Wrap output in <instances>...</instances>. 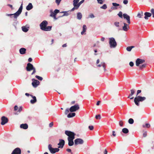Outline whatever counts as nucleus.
<instances>
[{"label": "nucleus", "mask_w": 154, "mask_h": 154, "mask_svg": "<svg viewBox=\"0 0 154 154\" xmlns=\"http://www.w3.org/2000/svg\"><path fill=\"white\" fill-rule=\"evenodd\" d=\"M48 24V22L46 20L43 21L40 24L41 29L44 31H50L51 30L52 26H47Z\"/></svg>", "instance_id": "1"}, {"label": "nucleus", "mask_w": 154, "mask_h": 154, "mask_svg": "<svg viewBox=\"0 0 154 154\" xmlns=\"http://www.w3.org/2000/svg\"><path fill=\"white\" fill-rule=\"evenodd\" d=\"M23 2H22V3L20 6L18 10L15 13L13 14H6V15L8 16H10L11 17H11L12 16H13V17L15 19H17V17L20 15L21 14L22 9H23Z\"/></svg>", "instance_id": "2"}, {"label": "nucleus", "mask_w": 154, "mask_h": 154, "mask_svg": "<svg viewBox=\"0 0 154 154\" xmlns=\"http://www.w3.org/2000/svg\"><path fill=\"white\" fill-rule=\"evenodd\" d=\"M146 99V98L144 97H141L140 96H136L134 98V101L135 104L137 106H139V102H142Z\"/></svg>", "instance_id": "3"}, {"label": "nucleus", "mask_w": 154, "mask_h": 154, "mask_svg": "<svg viewBox=\"0 0 154 154\" xmlns=\"http://www.w3.org/2000/svg\"><path fill=\"white\" fill-rule=\"evenodd\" d=\"M109 44L110 48H115L117 45V43L113 37L109 38Z\"/></svg>", "instance_id": "4"}, {"label": "nucleus", "mask_w": 154, "mask_h": 154, "mask_svg": "<svg viewBox=\"0 0 154 154\" xmlns=\"http://www.w3.org/2000/svg\"><path fill=\"white\" fill-rule=\"evenodd\" d=\"M65 133L68 137V138L75 139L76 134L74 132L69 131H66Z\"/></svg>", "instance_id": "5"}, {"label": "nucleus", "mask_w": 154, "mask_h": 154, "mask_svg": "<svg viewBox=\"0 0 154 154\" xmlns=\"http://www.w3.org/2000/svg\"><path fill=\"white\" fill-rule=\"evenodd\" d=\"M48 149L51 153L52 154L58 152L60 150L58 147L57 148H53L52 147V145L51 144H49L48 145Z\"/></svg>", "instance_id": "6"}, {"label": "nucleus", "mask_w": 154, "mask_h": 154, "mask_svg": "<svg viewBox=\"0 0 154 154\" xmlns=\"http://www.w3.org/2000/svg\"><path fill=\"white\" fill-rule=\"evenodd\" d=\"M79 109V106L78 104H76L72 106L69 108V111L71 112H74L78 110Z\"/></svg>", "instance_id": "7"}, {"label": "nucleus", "mask_w": 154, "mask_h": 154, "mask_svg": "<svg viewBox=\"0 0 154 154\" xmlns=\"http://www.w3.org/2000/svg\"><path fill=\"white\" fill-rule=\"evenodd\" d=\"M84 143L83 140L81 138H77L74 140V143L75 145L82 144Z\"/></svg>", "instance_id": "8"}, {"label": "nucleus", "mask_w": 154, "mask_h": 154, "mask_svg": "<svg viewBox=\"0 0 154 154\" xmlns=\"http://www.w3.org/2000/svg\"><path fill=\"white\" fill-rule=\"evenodd\" d=\"M32 85L34 88H36L39 85L40 82L39 81L34 79H32Z\"/></svg>", "instance_id": "9"}, {"label": "nucleus", "mask_w": 154, "mask_h": 154, "mask_svg": "<svg viewBox=\"0 0 154 154\" xmlns=\"http://www.w3.org/2000/svg\"><path fill=\"white\" fill-rule=\"evenodd\" d=\"M1 124L2 125H4L7 123L8 122V119L5 116H3L1 117Z\"/></svg>", "instance_id": "10"}, {"label": "nucleus", "mask_w": 154, "mask_h": 154, "mask_svg": "<svg viewBox=\"0 0 154 154\" xmlns=\"http://www.w3.org/2000/svg\"><path fill=\"white\" fill-rule=\"evenodd\" d=\"M145 60H144L137 58L136 61V64L137 66H139L140 64L144 63Z\"/></svg>", "instance_id": "11"}, {"label": "nucleus", "mask_w": 154, "mask_h": 154, "mask_svg": "<svg viewBox=\"0 0 154 154\" xmlns=\"http://www.w3.org/2000/svg\"><path fill=\"white\" fill-rule=\"evenodd\" d=\"M33 65L30 63L27 64V66L26 67V70L28 71H30L33 69L34 68Z\"/></svg>", "instance_id": "12"}, {"label": "nucleus", "mask_w": 154, "mask_h": 154, "mask_svg": "<svg viewBox=\"0 0 154 154\" xmlns=\"http://www.w3.org/2000/svg\"><path fill=\"white\" fill-rule=\"evenodd\" d=\"M65 144V141L63 140L60 139L59 142L57 145L59 146L58 147L59 148H62Z\"/></svg>", "instance_id": "13"}, {"label": "nucleus", "mask_w": 154, "mask_h": 154, "mask_svg": "<svg viewBox=\"0 0 154 154\" xmlns=\"http://www.w3.org/2000/svg\"><path fill=\"white\" fill-rule=\"evenodd\" d=\"M21 150L18 147L16 148L13 151L11 154H21Z\"/></svg>", "instance_id": "14"}, {"label": "nucleus", "mask_w": 154, "mask_h": 154, "mask_svg": "<svg viewBox=\"0 0 154 154\" xmlns=\"http://www.w3.org/2000/svg\"><path fill=\"white\" fill-rule=\"evenodd\" d=\"M123 17L124 19H126L127 20V22L130 24L131 23L130 21V17L128 14H124L123 15Z\"/></svg>", "instance_id": "15"}, {"label": "nucleus", "mask_w": 154, "mask_h": 154, "mask_svg": "<svg viewBox=\"0 0 154 154\" xmlns=\"http://www.w3.org/2000/svg\"><path fill=\"white\" fill-rule=\"evenodd\" d=\"M144 15H145L144 19L146 20H147L148 19V17L151 16L152 14L150 13L146 12L144 13Z\"/></svg>", "instance_id": "16"}, {"label": "nucleus", "mask_w": 154, "mask_h": 154, "mask_svg": "<svg viewBox=\"0 0 154 154\" xmlns=\"http://www.w3.org/2000/svg\"><path fill=\"white\" fill-rule=\"evenodd\" d=\"M74 139H70L67 138V140L68 141V145L69 146H71L73 145L74 144V142L73 140Z\"/></svg>", "instance_id": "17"}, {"label": "nucleus", "mask_w": 154, "mask_h": 154, "mask_svg": "<svg viewBox=\"0 0 154 154\" xmlns=\"http://www.w3.org/2000/svg\"><path fill=\"white\" fill-rule=\"evenodd\" d=\"M102 66H103V68L104 71L105 72L106 69V66L105 63L101 62L100 64H99L97 65V66L99 67H100Z\"/></svg>", "instance_id": "18"}, {"label": "nucleus", "mask_w": 154, "mask_h": 154, "mask_svg": "<svg viewBox=\"0 0 154 154\" xmlns=\"http://www.w3.org/2000/svg\"><path fill=\"white\" fill-rule=\"evenodd\" d=\"M26 49L24 48H21L19 50V52L21 54H24L26 53Z\"/></svg>", "instance_id": "19"}, {"label": "nucleus", "mask_w": 154, "mask_h": 154, "mask_svg": "<svg viewBox=\"0 0 154 154\" xmlns=\"http://www.w3.org/2000/svg\"><path fill=\"white\" fill-rule=\"evenodd\" d=\"M30 96L33 98V99L30 100V103L32 104H34L37 101L36 97L35 96H33L32 95H30Z\"/></svg>", "instance_id": "20"}, {"label": "nucleus", "mask_w": 154, "mask_h": 154, "mask_svg": "<svg viewBox=\"0 0 154 154\" xmlns=\"http://www.w3.org/2000/svg\"><path fill=\"white\" fill-rule=\"evenodd\" d=\"M33 6L31 3H29L28 5L26 7V9L28 11H29L32 9L33 8Z\"/></svg>", "instance_id": "21"}, {"label": "nucleus", "mask_w": 154, "mask_h": 154, "mask_svg": "<svg viewBox=\"0 0 154 154\" xmlns=\"http://www.w3.org/2000/svg\"><path fill=\"white\" fill-rule=\"evenodd\" d=\"M20 127L21 128L26 129L28 128V125L27 124H22L20 125Z\"/></svg>", "instance_id": "22"}, {"label": "nucleus", "mask_w": 154, "mask_h": 154, "mask_svg": "<svg viewBox=\"0 0 154 154\" xmlns=\"http://www.w3.org/2000/svg\"><path fill=\"white\" fill-rule=\"evenodd\" d=\"M124 26L122 27V29L124 31H126L128 29V25L125 23H124Z\"/></svg>", "instance_id": "23"}, {"label": "nucleus", "mask_w": 154, "mask_h": 154, "mask_svg": "<svg viewBox=\"0 0 154 154\" xmlns=\"http://www.w3.org/2000/svg\"><path fill=\"white\" fill-rule=\"evenodd\" d=\"M22 29L24 32H27L29 30V27H26V26H23L22 27Z\"/></svg>", "instance_id": "24"}, {"label": "nucleus", "mask_w": 154, "mask_h": 154, "mask_svg": "<svg viewBox=\"0 0 154 154\" xmlns=\"http://www.w3.org/2000/svg\"><path fill=\"white\" fill-rule=\"evenodd\" d=\"M82 17V14L80 12L77 14V18L78 20H81Z\"/></svg>", "instance_id": "25"}, {"label": "nucleus", "mask_w": 154, "mask_h": 154, "mask_svg": "<svg viewBox=\"0 0 154 154\" xmlns=\"http://www.w3.org/2000/svg\"><path fill=\"white\" fill-rule=\"evenodd\" d=\"M75 115V113L74 112L70 113L67 116L68 118H70L74 116Z\"/></svg>", "instance_id": "26"}, {"label": "nucleus", "mask_w": 154, "mask_h": 154, "mask_svg": "<svg viewBox=\"0 0 154 154\" xmlns=\"http://www.w3.org/2000/svg\"><path fill=\"white\" fill-rule=\"evenodd\" d=\"M60 13H63L64 14L62 16H61V17H63L64 16H67L69 15V14L68 13L67 11H62L60 12Z\"/></svg>", "instance_id": "27"}, {"label": "nucleus", "mask_w": 154, "mask_h": 154, "mask_svg": "<svg viewBox=\"0 0 154 154\" xmlns=\"http://www.w3.org/2000/svg\"><path fill=\"white\" fill-rule=\"evenodd\" d=\"M112 5L115 8H116V9H118L117 7L120 6V5L119 4H117L116 3H112Z\"/></svg>", "instance_id": "28"}, {"label": "nucleus", "mask_w": 154, "mask_h": 154, "mask_svg": "<svg viewBox=\"0 0 154 154\" xmlns=\"http://www.w3.org/2000/svg\"><path fill=\"white\" fill-rule=\"evenodd\" d=\"M143 16V12L142 11H140V12H139L137 15V17L138 18H142Z\"/></svg>", "instance_id": "29"}, {"label": "nucleus", "mask_w": 154, "mask_h": 154, "mask_svg": "<svg viewBox=\"0 0 154 154\" xmlns=\"http://www.w3.org/2000/svg\"><path fill=\"white\" fill-rule=\"evenodd\" d=\"M122 132L125 134H127L129 132V131L127 128H125L122 129Z\"/></svg>", "instance_id": "30"}, {"label": "nucleus", "mask_w": 154, "mask_h": 154, "mask_svg": "<svg viewBox=\"0 0 154 154\" xmlns=\"http://www.w3.org/2000/svg\"><path fill=\"white\" fill-rule=\"evenodd\" d=\"M131 93L130 94L129 96L128 97V98H130V97H131V96H132L135 93L134 91V89H132L131 90Z\"/></svg>", "instance_id": "31"}, {"label": "nucleus", "mask_w": 154, "mask_h": 154, "mask_svg": "<svg viewBox=\"0 0 154 154\" xmlns=\"http://www.w3.org/2000/svg\"><path fill=\"white\" fill-rule=\"evenodd\" d=\"M134 47V46H129L127 48L126 50L128 51H130L132 48Z\"/></svg>", "instance_id": "32"}, {"label": "nucleus", "mask_w": 154, "mask_h": 154, "mask_svg": "<svg viewBox=\"0 0 154 154\" xmlns=\"http://www.w3.org/2000/svg\"><path fill=\"white\" fill-rule=\"evenodd\" d=\"M128 122L129 124H132L134 122V120L132 118H130L128 120Z\"/></svg>", "instance_id": "33"}, {"label": "nucleus", "mask_w": 154, "mask_h": 154, "mask_svg": "<svg viewBox=\"0 0 154 154\" xmlns=\"http://www.w3.org/2000/svg\"><path fill=\"white\" fill-rule=\"evenodd\" d=\"M146 64H143L142 65L139 66V67L140 69H142L143 68H145L146 67Z\"/></svg>", "instance_id": "34"}, {"label": "nucleus", "mask_w": 154, "mask_h": 154, "mask_svg": "<svg viewBox=\"0 0 154 154\" xmlns=\"http://www.w3.org/2000/svg\"><path fill=\"white\" fill-rule=\"evenodd\" d=\"M100 8L103 9H106L107 8V6L106 4H104L102 6L100 7Z\"/></svg>", "instance_id": "35"}, {"label": "nucleus", "mask_w": 154, "mask_h": 154, "mask_svg": "<svg viewBox=\"0 0 154 154\" xmlns=\"http://www.w3.org/2000/svg\"><path fill=\"white\" fill-rule=\"evenodd\" d=\"M104 0H97V3L100 4H103Z\"/></svg>", "instance_id": "36"}, {"label": "nucleus", "mask_w": 154, "mask_h": 154, "mask_svg": "<svg viewBox=\"0 0 154 154\" xmlns=\"http://www.w3.org/2000/svg\"><path fill=\"white\" fill-rule=\"evenodd\" d=\"M35 77L38 80L40 81H42L43 79V78L42 77L38 75H36Z\"/></svg>", "instance_id": "37"}, {"label": "nucleus", "mask_w": 154, "mask_h": 154, "mask_svg": "<svg viewBox=\"0 0 154 154\" xmlns=\"http://www.w3.org/2000/svg\"><path fill=\"white\" fill-rule=\"evenodd\" d=\"M143 128L146 127L147 128H149L150 127V125L148 123H146L145 125H143Z\"/></svg>", "instance_id": "38"}, {"label": "nucleus", "mask_w": 154, "mask_h": 154, "mask_svg": "<svg viewBox=\"0 0 154 154\" xmlns=\"http://www.w3.org/2000/svg\"><path fill=\"white\" fill-rule=\"evenodd\" d=\"M79 0H73V5H75V4L78 3Z\"/></svg>", "instance_id": "39"}, {"label": "nucleus", "mask_w": 154, "mask_h": 154, "mask_svg": "<svg viewBox=\"0 0 154 154\" xmlns=\"http://www.w3.org/2000/svg\"><path fill=\"white\" fill-rule=\"evenodd\" d=\"M118 15L121 18H122V13L121 11H120L118 14Z\"/></svg>", "instance_id": "40"}, {"label": "nucleus", "mask_w": 154, "mask_h": 154, "mask_svg": "<svg viewBox=\"0 0 154 154\" xmlns=\"http://www.w3.org/2000/svg\"><path fill=\"white\" fill-rule=\"evenodd\" d=\"M81 5L80 4H79V3H78L75 4V5H73L74 7H76V9H78L79 7Z\"/></svg>", "instance_id": "41"}, {"label": "nucleus", "mask_w": 154, "mask_h": 154, "mask_svg": "<svg viewBox=\"0 0 154 154\" xmlns=\"http://www.w3.org/2000/svg\"><path fill=\"white\" fill-rule=\"evenodd\" d=\"M62 0H55V2L57 5H59Z\"/></svg>", "instance_id": "42"}, {"label": "nucleus", "mask_w": 154, "mask_h": 154, "mask_svg": "<svg viewBox=\"0 0 154 154\" xmlns=\"http://www.w3.org/2000/svg\"><path fill=\"white\" fill-rule=\"evenodd\" d=\"M60 11L58 9H55L54 10V15H56L57 14L59 13Z\"/></svg>", "instance_id": "43"}, {"label": "nucleus", "mask_w": 154, "mask_h": 154, "mask_svg": "<svg viewBox=\"0 0 154 154\" xmlns=\"http://www.w3.org/2000/svg\"><path fill=\"white\" fill-rule=\"evenodd\" d=\"M86 29L87 27L85 25H84L83 26V31L86 32Z\"/></svg>", "instance_id": "44"}, {"label": "nucleus", "mask_w": 154, "mask_h": 154, "mask_svg": "<svg viewBox=\"0 0 154 154\" xmlns=\"http://www.w3.org/2000/svg\"><path fill=\"white\" fill-rule=\"evenodd\" d=\"M95 118L97 119H101V116L99 114L98 115H97L95 116Z\"/></svg>", "instance_id": "45"}, {"label": "nucleus", "mask_w": 154, "mask_h": 154, "mask_svg": "<svg viewBox=\"0 0 154 154\" xmlns=\"http://www.w3.org/2000/svg\"><path fill=\"white\" fill-rule=\"evenodd\" d=\"M69 109L68 108H67L65 110V115H67L68 113L69 112Z\"/></svg>", "instance_id": "46"}, {"label": "nucleus", "mask_w": 154, "mask_h": 154, "mask_svg": "<svg viewBox=\"0 0 154 154\" xmlns=\"http://www.w3.org/2000/svg\"><path fill=\"white\" fill-rule=\"evenodd\" d=\"M114 25L115 26L117 27L119 26V22H115L114 23Z\"/></svg>", "instance_id": "47"}, {"label": "nucleus", "mask_w": 154, "mask_h": 154, "mask_svg": "<svg viewBox=\"0 0 154 154\" xmlns=\"http://www.w3.org/2000/svg\"><path fill=\"white\" fill-rule=\"evenodd\" d=\"M88 128L90 130H92L94 129V127L92 125L89 126Z\"/></svg>", "instance_id": "48"}, {"label": "nucleus", "mask_w": 154, "mask_h": 154, "mask_svg": "<svg viewBox=\"0 0 154 154\" xmlns=\"http://www.w3.org/2000/svg\"><path fill=\"white\" fill-rule=\"evenodd\" d=\"M119 125L121 126L122 127L123 126V122L122 121H120L119 122Z\"/></svg>", "instance_id": "49"}, {"label": "nucleus", "mask_w": 154, "mask_h": 154, "mask_svg": "<svg viewBox=\"0 0 154 154\" xmlns=\"http://www.w3.org/2000/svg\"><path fill=\"white\" fill-rule=\"evenodd\" d=\"M128 0H123V3L125 5H126L128 3Z\"/></svg>", "instance_id": "50"}, {"label": "nucleus", "mask_w": 154, "mask_h": 154, "mask_svg": "<svg viewBox=\"0 0 154 154\" xmlns=\"http://www.w3.org/2000/svg\"><path fill=\"white\" fill-rule=\"evenodd\" d=\"M54 12H51V14H50V17H53V16H54Z\"/></svg>", "instance_id": "51"}, {"label": "nucleus", "mask_w": 154, "mask_h": 154, "mask_svg": "<svg viewBox=\"0 0 154 154\" xmlns=\"http://www.w3.org/2000/svg\"><path fill=\"white\" fill-rule=\"evenodd\" d=\"M32 70H33V71L32 72V73H31L32 75L34 74L36 72V70H35V67H34V68H33V69Z\"/></svg>", "instance_id": "52"}, {"label": "nucleus", "mask_w": 154, "mask_h": 154, "mask_svg": "<svg viewBox=\"0 0 154 154\" xmlns=\"http://www.w3.org/2000/svg\"><path fill=\"white\" fill-rule=\"evenodd\" d=\"M129 65L131 66L132 67L134 65V63L133 62L131 61L129 63Z\"/></svg>", "instance_id": "53"}, {"label": "nucleus", "mask_w": 154, "mask_h": 154, "mask_svg": "<svg viewBox=\"0 0 154 154\" xmlns=\"http://www.w3.org/2000/svg\"><path fill=\"white\" fill-rule=\"evenodd\" d=\"M89 17L91 18H94L95 17L94 16L93 14H90L89 15Z\"/></svg>", "instance_id": "54"}, {"label": "nucleus", "mask_w": 154, "mask_h": 154, "mask_svg": "<svg viewBox=\"0 0 154 154\" xmlns=\"http://www.w3.org/2000/svg\"><path fill=\"white\" fill-rule=\"evenodd\" d=\"M22 110V107L21 106H20L19 108L18 109V112L20 113Z\"/></svg>", "instance_id": "55"}, {"label": "nucleus", "mask_w": 154, "mask_h": 154, "mask_svg": "<svg viewBox=\"0 0 154 154\" xmlns=\"http://www.w3.org/2000/svg\"><path fill=\"white\" fill-rule=\"evenodd\" d=\"M141 90H138L137 91L136 96H138V94L141 92Z\"/></svg>", "instance_id": "56"}, {"label": "nucleus", "mask_w": 154, "mask_h": 154, "mask_svg": "<svg viewBox=\"0 0 154 154\" xmlns=\"http://www.w3.org/2000/svg\"><path fill=\"white\" fill-rule=\"evenodd\" d=\"M66 151L69 153H72L71 150L70 149H66Z\"/></svg>", "instance_id": "57"}, {"label": "nucleus", "mask_w": 154, "mask_h": 154, "mask_svg": "<svg viewBox=\"0 0 154 154\" xmlns=\"http://www.w3.org/2000/svg\"><path fill=\"white\" fill-rule=\"evenodd\" d=\"M53 125V122L50 123L49 124V127L50 128L52 127Z\"/></svg>", "instance_id": "58"}, {"label": "nucleus", "mask_w": 154, "mask_h": 154, "mask_svg": "<svg viewBox=\"0 0 154 154\" xmlns=\"http://www.w3.org/2000/svg\"><path fill=\"white\" fill-rule=\"evenodd\" d=\"M18 109V106L17 105L15 106L14 107V110L15 111H16V110H17Z\"/></svg>", "instance_id": "59"}, {"label": "nucleus", "mask_w": 154, "mask_h": 154, "mask_svg": "<svg viewBox=\"0 0 154 154\" xmlns=\"http://www.w3.org/2000/svg\"><path fill=\"white\" fill-rule=\"evenodd\" d=\"M108 152L107 151L106 149H105L103 152V154H107Z\"/></svg>", "instance_id": "60"}, {"label": "nucleus", "mask_w": 154, "mask_h": 154, "mask_svg": "<svg viewBox=\"0 0 154 154\" xmlns=\"http://www.w3.org/2000/svg\"><path fill=\"white\" fill-rule=\"evenodd\" d=\"M112 135L114 136V137H115L116 136V134L115 133V131H112Z\"/></svg>", "instance_id": "61"}, {"label": "nucleus", "mask_w": 154, "mask_h": 154, "mask_svg": "<svg viewBox=\"0 0 154 154\" xmlns=\"http://www.w3.org/2000/svg\"><path fill=\"white\" fill-rule=\"evenodd\" d=\"M151 14H154V9L153 8H152L151 9Z\"/></svg>", "instance_id": "62"}, {"label": "nucleus", "mask_w": 154, "mask_h": 154, "mask_svg": "<svg viewBox=\"0 0 154 154\" xmlns=\"http://www.w3.org/2000/svg\"><path fill=\"white\" fill-rule=\"evenodd\" d=\"M8 6H9L12 10L14 9V8H13V6L12 5H10V4H8Z\"/></svg>", "instance_id": "63"}, {"label": "nucleus", "mask_w": 154, "mask_h": 154, "mask_svg": "<svg viewBox=\"0 0 154 154\" xmlns=\"http://www.w3.org/2000/svg\"><path fill=\"white\" fill-rule=\"evenodd\" d=\"M84 1H85V0H82L80 2H79V3L81 5L82 3H83L84 2Z\"/></svg>", "instance_id": "64"}]
</instances>
